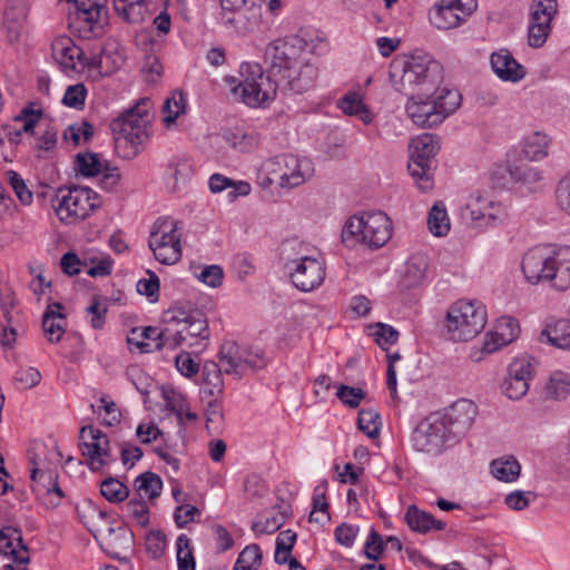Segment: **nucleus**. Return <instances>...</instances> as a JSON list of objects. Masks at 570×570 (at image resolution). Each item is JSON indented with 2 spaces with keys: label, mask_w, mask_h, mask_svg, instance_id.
<instances>
[{
  "label": "nucleus",
  "mask_w": 570,
  "mask_h": 570,
  "mask_svg": "<svg viewBox=\"0 0 570 570\" xmlns=\"http://www.w3.org/2000/svg\"><path fill=\"white\" fill-rule=\"evenodd\" d=\"M308 41L302 35H289L267 43L264 60L268 75L258 63L240 66L243 80L232 87L233 95L249 107H258L284 96L302 95L314 88L318 68L308 58Z\"/></svg>",
  "instance_id": "f257e3e1"
},
{
  "label": "nucleus",
  "mask_w": 570,
  "mask_h": 570,
  "mask_svg": "<svg viewBox=\"0 0 570 570\" xmlns=\"http://www.w3.org/2000/svg\"><path fill=\"white\" fill-rule=\"evenodd\" d=\"M442 66L425 52H416L407 59L395 60L390 68L393 87L404 94L431 95L443 79Z\"/></svg>",
  "instance_id": "f03ea898"
},
{
  "label": "nucleus",
  "mask_w": 570,
  "mask_h": 570,
  "mask_svg": "<svg viewBox=\"0 0 570 570\" xmlns=\"http://www.w3.org/2000/svg\"><path fill=\"white\" fill-rule=\"evenodd\" d=\"M527 281L537 284L548 281L558 291L570 286V246H534L522 258Z\"/></svg>",
  "instance_id": "7ed1b4c3"
},
{
  "label": "nucleus",
  "mask_w": 570,
  "mask_h": 570,
  "mask_svg": "<svg viewBox=\"0 0 570 570\" xmlns=\"http://www.w3.org/2000/svg\"><path fill=\"white\" fill-rule=\"evenodd\" d=\"M150 107V99L141 98L110 122L115 149L121 158L132 159L142 151L149 138Z\"/></svg>",
  "instance_id": "20e7f679"
},
{
  "label": "nucleus",
  "mask_w": 570,
  "mask_h": 570,
  "mask_svg": "<svg viewBox=\"0 0 570 570\" xmlns=\"http://www.w3.org/2000/svg\"><path fill=\"white\" fill-rule=\"evenodd\" d=\"M392 229L391 219L381 210L354 215L343 227L342 242L348 247L360 243L370 248H380L390 240Z\"/></svg>",
  "instance_id": "39448f33"
},
{
  "label": "nucleus",
  "mask_w": 570,
  "mask_h": 570,
  "mask_svg": "<svg viewBox=\"0 0 570 570\" xmlns=\"http://www.w3.org/2000/svg\"><path fill=\"white\" fill-rule=\"evenodd\" d=\"M305 245L296 240L284 243L282 254L286 259L293 285L302 292H311L322 285L325 278L324 263L305 253Z\"/></svg>",
  "instance_id": "423d86ee"
},
{
  "label": "nucleus",
  "mask_w": 570,
  "mask_h": 570,
  "mask_svg": "<svg viewBox=\"0 0 570 570\" xmlns=\"http://www.w3.org/2000/svg\"><path fill=\"white\" fill-rule=\"evenodd\" d=\"M446 321L452 340L470 341L484 328L487 312L478 302L458 301L448 311Z\"/></svg>",
  "instance_id": "0eeeda50"
},
{
  "label": "nucleus",
  "mask_w": 570,
  "mask_h": 570,
  "mask_svg": "<svg viewBox=\"0 0 570 570\" xmlns=\"http://www.w3.org/2000/svg\"><path fill=\"white\" fill-rule=\"evenodd\" d=\"M55 209L61 222L72 223L85 219L101 206L100 196L89 187L72 186L59 188Z\"/></svg>",
  "instance_id": "6e6552de"
},
{
  "label": "nucleus",
  "mask_w": 570,
  "mask_h": 570,
  "mask_svg": "<svg viewBox=\"0 0 570 570\" xmlns=\"http://www.w3.org/2000/svg\"><path fill=\"white\" fill-rule=\"evenodd\" d=\"M224 373L242 379L266 365L264 352L259 348L242 346L235 341H226L218 353Z\"/></svg>",
  "instance_id": "1a4fd4ad"
},
{
  "label": "nucleus",
  "mask_w": 570,
  "mask_h": 570,
  "mask_svg": "<svg viewBox=\"0 0 570 570\" xmlns=\"http://www.w3.org/2000/svg\"><path fill=\"white\" fill-rule=\"evenodd\" d=\"M170 315L167 323L175 324L177 328H169L170 348L175 350L183 343L198 338L207 341L210 336L209 327L205 315L200 311L186 312L183 308H174L168 312Z\"/></svg>",
  "instance_id": "9d476101"
},
{
  "label": "nucleus",
  "mask_w": 570,
  "mask_h": 570,
  "mask_svg": "<svg viewBox=\"0 0 570 570\" xmlns=\"http://www.w3.org/2000/svg\"><path fill=\"white\" fill-rule=\"evenodd\" d=\"M148 245L159 263L165 265L177 263L181 257L177 223L170 218H158L150 232Z\"/></svg>",
  "instance_id": "9b49d317"
},
{
  "label": "nucleus",
  "mask_w": 570,
  "mask_h": 570,
  "mask_svg": "<svg viewBox=\"0 0 570 570\" xmlns=\"http://www.w3.org/2000/svg\"><path fill=\"white\" fill-rule=\"evenodd\" d=\"M409 171L419 184L420 189L429 190L432 188L430 178L431 159L438 150L435 138L431 134H423L411 139L410 145Z\"/></svg>",
  "instance_id": "f8f14e48"
},
{
  "label": "nucleus",
  "mask_w": 570,
  "mask_h": 570,
  "mask_svg": "<svg viewBox=\"0 0 570 570\" xmlns=\"http://www.w3.org/2000/svg\"><path fill=\"white\" fill-rule=\"evenodd\" d=\"M411 441L415 451L439 455L453 440L439 420L438 414H431L416 425L412 432Z\"/></svg>",
  "instance_id": "ddd939ff"
},
{
  "label": "nucleus",
  "mask_w": 570,
  "mask_h": 570,
  "mask_svg": "<svg viewBox=\"0 0 570 570\" xmlns=\"http://www.w3.org/2000/svg\"><path fill=\"white\" fill-rule=\"evenodd\" d=\"M29 461L32 491L48 508L58 507L63 498V492L58 484L56 471L43 464L36 455L31 456Z\"/></svg>",
  "instance_id": "4468645a"
},
{
  "label": "nucleus",
  "mask_w": 570,
  "mask_h": 570,
  "mask_svg": "<svg viewBox=\"0 0 570 570\" xmlns=\"http://www.w3.org/2000/svg\"><path fill=\"white\" fill-rule=\"evenodd\" d=\"M476 7L475 0H440L430 13V21L439 30H450L461 26Z\"/></svg>",
  "instance_id": "2eb2a0df"
},
{
  "label": "nucleus",
  "mask_w": 570,
  "mask_h": 570,
  "mask_svg": "<svg viewBox=\"0 0 570 570\" xmlns=\"http://www.w3.org/2000/svg\"><path fill=\"white\" fill-rule=\"evenodd\" d=\"M452 440L463 436L478 415L476 404L468 399L453 402L442 413H436Z\"/></svg>",
  "instance_id": "dca6fc26"
},
{
  "label": "nucleus",
  "mask_w": 570,
  "mask_h": 570,
  "mask_svg": "<svg viewBox=\"0 0 570 570\" xmlns=\"http://www.w3.org/2000/svg\"><path fill=\"white\" fill-rule=\"evenodd\" d=\"M463 215L479 227L497 226L508 217L504 205L493 202L480 191L470 195Z\"/></svg>",
  "instance_id": "f3484780"
},
{
  "label": "nucleus",
  "mask_w": 570,
  "mask_h": 570,
  "mask_svg": "<svg viewBox=\"0 0 570 570\" xmlns=\"http://www.w3.org/2000/svg\"><path fill=\"white\" fill-rule=\"evenodd\" d=\"M82 455L89 460L91 471H99L105 464V458L109 456V440L99 429L92 425L82 426L79 432Z\"/></svg>",
  "instance_id": "a211bd4d"
},
{
  "label": "nucleus",
  "mask_w": 570,
  "mask_h": 570,
  "mask_svg": "<svg viewBox=\"0 0 570 570\" xmlns=\"http://www.w3.org/2000/svg\"><path fill=\"white\" fill-rule=\"evenodd\" d=\"M435 92L431 95H423L422 92L407 95L409 100L405 111L415 125L431 128L441 124V114L436 112L435 104L432 101V96Z\"/></svg>",
  "instance_id": "6ab92c4d"
},
{
  "label": "nucleus",
  "mask_w": 570,
  "mask_h": 570,
  "mask_svg": "<svg viewBox=\"0 0 570 570\" xmlns=\"http://www.w3.org/2000/svg\"><path fill=\"white\" fill-rule=\"evenodd\" d=\"M52 57L65 70H75L77 61L82 66H98L96 58L87 61L83 50L68 36L59 37L52 42Z\"/></svg>",
  "instance_id": "aec40b11"
},
{
  "label": "nucleus",
  "mask_w": 570,
  "mask_h": 570,
  "mask_svg": "<svg viewBox=\"0 0 570 570\" xmlns=\"http://www.w3.org/2000/svg\"><path fill=\"white\" fill-rule=\"evenodd\" d=\"M129 345L136 346L141 353L161 351L165 347L170 348L169 327L158 330L147 326L142 330L134 327L127 337Z\"/></svg>",
  "instance_id": "412c9836"
},
{
  "label": "nucleus",
  "mask_w": 570,
  "mask_h": 570,
  "mask_svg": "<svg viewBox=\"0 0 570 570\" xmlns=\"http://www.w3.org/2000/svg\"><path fill=\"white\" fill-rule=\"evenodd\" d=\"M224 24L242 36L255 32L259 29L263 14L259 2L249 7H245L230 13H223Z\"/></svg>",
  "instance_id": "4be33fe9"
},
{
  "label": "nucleus",
  "mask_w": 570,
  "mask_h": 570,
  "mask_svg": "<svg viewBox=\"0 0 570 570\" xmlns=\"http://www.w3.org/2000/svg\"><path fill=\"white\" fill-rule=\"evenodd\" d=\"M312 161L294 155H284L283 188H295L313 176Z\"/></svg>",
  "instance_id": "5701e85b"
},
{
  "label": "nucleus",
  "mask_w": 570,
  "mask_h": 570,
  "mask_svg": "<svg viewBox=\"0 0 570 570\" xmlns=\"http://www.w3.org/2000/svg\"><path fill=\"white\" fill-rule=\"evenodd\" d=\"M491 67L494 73L504 81L517 82L525 77V69L507 49L491 55Z\"/></svg>",
  "instance_id": "b1692460"
},
{
  "label": "nucleus",
  "mask_w": 570,
  "mask_h": 570,
  "mask_svg": "<svg viewBox=\"0 0 570 570\" xmlns=\"http://www.w3.org/2000/svg\"><path fill=\"white\" fill-rule=\"evenodd\" d=\"M0 553L12 557L19 566L29 562L28 548L23 543L21 531L13 527L0 530Z\"/></svg>",
  "instance_id": "393cba45"
},
{
  "label": "nucleus",
  "mask_w": 570,
  "mask_h": 570,
  "mask_svg": "<svg viewBox=\"0 0 570 570\" xmlns=\"http://www.w3.org/2000/svg\"><path fill=\"white\" fill-rule=\"evenodd\" d=\"M41 110H35L30 106L24 107L18 116L13 118L14 122H22L21 128H16L12 125L2 127L0 135L1 140L7 139L11 144H19L22 134L32 132L36 125L41 118Z\"/></svg>",
  "instance_id": "a878e982"
},
{
  "label": "nucleus",
  "mask_w": 570,
  "mask_h": 570,
  "mask_svg": "<svg viewBox=\"0 0 570 570\" xmlns=\"http://www.w3.org/2000/svg\"><path fill=\"white\" fill-rule=\"evenodd\" d=\"M539 341L547 342L560 350L570 351V320L553 317L547 320Z\"/></svg>",
  "instance_id": "bb28decb"
},
{
  "label": "nucleus",
  "mask_w": 570,
  "mask_h": 570,
  "mask_svg": "<svg viewBox=\"0 0 570 570\" xmlns=\"http://www.w3.org/2000/svg\"><path fill=\"white\" fill-rule=\"evenodd\" d=\"M404 521L413 532L420 534H428L431 531H442L446 527L445 522L438 520L430 512L419 509L415 504L407 507Z\"/></svg>",
  "instance_id": "cd10ccee"
},
{
  "label": "nucleus",
  "mask_w": 570,
  "mask_h": 570,
  "mask_svg": "<svg viewBox=\"0 0 570 570\" xmlns=\"http://www.w3.org/2000/svg\"><path fill=\"white\" fill-rule=\"evenodd\" d=\"M151 0H112L115 12L126 22L137 24L150 17Z\"/></svg>",
  "instance_id": "c85d7f7f"
},
{
  "label": "nucleus",
  "mask_w": 570,
  "mask_h": 570,
  "mask_svg": "<svg viewBox=\"0 0 570 570\" xmlns=\"http://www.w3.org/2000/svg\"><path fill=\"white\" fill-rule=\"evenodd\" d=\"M63 305L59 302L47 306L42 316V328L50 343H58L65 334L66 315L62 313Z\"/></svg>",
  "instance_id": "c756f323"
},
{
  "label": "nucleus",
  "mask_w": 570,
  "mask_h": 570,
  "mask_svg": "<svg viewBox=\"0 0 570 570\" xmlns=\"http://www.w3.org/2000/svg\"><path fill=\"white\" fill-rule=\"evenodd\" d=\"M337 107L345 115L356 117L365 125H370L373 121V112L364 104L363 97L358 92H346L337 100Z\"/></svg>",
  "instance_id": "7c9ffc66"
},
{
  "label": "nucleus",
  "mask_w": 570,
  "mask_h": 570,
  "mask_svg": "<svg viewBox=\"0 0 570 570\" xmlns=\"http://www.w3.org/2000/svg\"><path fill=\"white\" fill-rule=\"evenodd\" d=\"M510 177L517 181L525 185L530 190H538L537 186L542 180V171L529 163L519 161L509 167Z\"/></svg>",
  "instance_id": "2f4dec72"
},
{
  "label": "nucleus",
  "mask_w": 570,
  "mask_h": 570,
  "mask_svg": "<svg viewBox=\"0 0 570 570\" xmlns=\"http://www.w3.org/2000/svg\"><path fill=\"white\" fill-rule=\"evenodd\" d=\"M428 268V255L423 253L413 254L406 262V268L403 277L405 286L413 287L419 285L425 277Z\"/></svg>",
  "instance_id": "473e14b6"
},
{
  "label": "nucleus",
  "mask_w": 570,
  "mask_h": 570,
  "mask_svg": "<svg viewBox=\"0 0 570 570\" xmlns=\"http://www.w3.org/2000/svg\"><path fill=\"white\" fill-rule=\"evenodd\" d=\"M438 114H441V122L451 114H453L461 105V95L455 89L443 88L436 90L432 96Z\"/></svg>",
  "instance_id": "72a5a7b5"
},
{
  "label": "nucleus",
  "mask_w": 570,
  "mask_h": 570,
  "mask_svg": "<svg viewBox=\"0 0 570 570\" xmlns=\"http://www.w3.org/2000/svg\"><path fill=\"white\" fill-rule=\"evenodd\" d=\"M224 368L220 364L214 361L205 362L203 366V380L207 387L204 389V393L210 396L220 394L224 387V381L222 374Z\"/></svg>",
  "instance_id": "f704fd0d"
},
{
  "label": "nucleus",
  "mask_w": 570,
  "mask_h": 570,
  "mask_svg": "<svg viewBox=\"0 0 570 570\" xmlns=\"http://www.w3.org/2000/svg\"><path fill=\"white\" fill-rule=\"evenodd\" d=\"M429 230L436 237L448 235L450 232V219L442 202H438L431 208L428 216Z\"/></svg>",
  "instance_id": "c9c22d12"
},
{
  "label": "nucleus",
  "mask_w": 570,
  "mask_h": 570,
  "mask_svg": "<svg viewBox=\"0 0 570 570\" xmlns=\"http://www.w3.org/2000/svg\"><path fill=\"white\" fill-rule=\"evenodd\" d=\"M78 18L82 19L85 22L89 23L91 31H98L102 32L105 27L109 23V12L108 8L106 7V20L98 21V18H96V7H94V1L91 0H75V3Z\"/></svg>",
  "instance_id": "e433bc0d"
},
{
  "label": "nucleus",
  "mask_w": 570,
  "mask_h": 570,
  "mask_svg": "<svg viewBox=\"0 0 570 570\" xmlns=\"http://www.w3.org/2000/svg\"><path fill=\"white\" fill-rule=\"evenodd\" d=\"M223 138L228 146L240 153L253 150L259 142L257 134L243 130L226 131Z\"/></svg>",
  "instance_id": "4c0bfd02"
},
{
  "label": "nucleus",
  "mask_w": 570,
  "mask_h": 570,
  "mask_svg": "<svg viewBox=\"0 0 570 570\" xmlns=\"http://www.w3.org/2000/svg\"><path fill=\"white\" fill-rule=\"evenodd\" d=\"M283 161L284 155L266 160L259 171L263 186L277 185L283 188Z\"/></svg>",
  "instance_id": "58836bf2"
},
{
  "label": "nucleus",
  "mask_w": 570,
  "mask_h": 570,
  "mask_svg": "<svg viewBox=\"0 0 570 570\" xmlns=\"http://www.w3.org/2000/svg\"><path fill=\"white\" fill-rule=\"evenodd\" d=\"M521 466L514 458L497 459L491 462V473L503 482H513L520 475Z\"/></svg>",
  "instance_id": "ea45409f"
},
{
  "label": "nucleus",
  "mask_w": 570,
  "mask_h": 570,
  "mask_svg": "<svg viewBox=\"0 0 570 570\" xmlns=\"http://www.w3.org/2000/svg\"><path fill=\"white\" fill-rule=\"evenodd\" d=\"M78 513L86 528L96 537V533L101 530L107 513L98 509L91 501H87L81 508H78Z\"/></svg>",
  "instance_id": "a19ab883"
},
{
  "label": "nucleus",
  "mask_w": 570,
  "mask_h": 570,
  "mask_svg": "<svg viewBox=\"0 0 570 570\" xmlns=\"http://www.w3.org/2000/svg\"><path fill=\"white\" fill-rule=\"evenodd\" d=\"M134 485L137 492H144L149 500H155L161 493L163 481L158 474L147 471L136 478Z\"/></svg>",
  "instance_id": "79ce46f5"
},
{
  "label": "nucleus",
  "mask_w": 570,
  "mask_h": 570,
  "mask_svg": "<svg viewBox=\"0 0 570 570\" xmlns=\"http://www.w3.org/2000/svg\"><path fill=\"white\" fill-rule=\"evenodd\" d=\"M549 138L541 132H534L524 141L523 154L529 160H540L548 155Z\"/></svg>",
  "instance_id": "37998d69"
},
{
  "label": "nucleus",
  "mask_w": 570,
  "mask_h": 570,
  "mask_svg": "<svg viewBox=\"0 0 570 570\" xmlns=\"http://www.w3.org/2000/svg\"><path fill=\"white\" fill-rule=\"evenodd\" d=\"M75 169L85 177H94L104 170V165L98 154L79 153L75 157Z\"/></svg>",
  "instance_id": "c03bdc74"
},
{
  "label": "nucleus",
  "mask_w": 570,
  "mask_h": 570,
  "mask_svg": "<svg viewBox=\"0 0 570 570\" xmlns=\"http://www.w3.org/2000/svg\"><path fill=\"white\" fill-rule=\"evenodd\" d=\"M287 518L286 511H271L265 519L253 522L252 530L259 534H271L277 531Z\"/></svg>",
  "instance_id": "a18cd8bd"
},
{
  "label": "nucleus",
  "mask_w": 570,
  "mask_h": 570,
  "mask_svg": "<svg viewBox=\"0 0 570 570\" xmlns=\"http://www.w3.org/2000/svg\"><path fill=\"white\" fill-rule=\"evenodd\" d=\"M102 497L111 503L122 502L129 495L128 488L115 478H107L101 482Z\"/></svg>",
  "instance_id": "49530a36"
},
{
  "label": "nucleus",
  "mask_w": 570,
  "mask_h": 570,
  "mask_svg": "<svg viewBox=\"0 0 570 570\" xmlns=\"http://www.w3.org/2000/svg\"><path fill=\"white\" fill-rule=\"evenodd\" d=\"M178 570H195L196 561L187 534H180L176 540Z\"/></svg>",
  "instance_id": "de8ad7c7"
},
{
  "label": "nucleus",
  "mask_w": 570,
  "mask_h": 570,
  "mask_svg": "<svg viewBox=\"0 0 570 570\" xmlns=\"http://www.w3.org/2000/svg\"><path fill=\"white\" fill-rule=\"evenodd\" d=\"M296 538V533L292 530H285L278 534L274 556L276 563H286L287 558L291 557V551L295 544Z\"/></svg>",
  "instance_id": "09e8293b"
},
{
  "label": "nucleus",
  "mask_w": 570,
  "mask_h": 570,
  "mask_svg": "<svg viewBox=\"0 0 570 570\" xmlns=\"http://www.w3.org/2000/svg\"><path fill=\"white\" fill-rule=\"evenodd\" d=\"M380 414L374 410H361L357 417V426L368 438L375 439L380 434Z\"/></svg>",
  "instance_id": "8fccbe9b"
},
{
  "label": "nucleus",
  "mask_w": 570,
  "mask_h": 570,
  "mask_svg": "<svg viewBox=\"0 0 570 570\" xmlns=\"http://www.w3.org/2000/svg\"><path fill=\"white\" fill-rule=\"evenodd\" d=\"M558 12L557 0H532L531 20L550 22Z\"/></svg>",
  "instance_id": "3c124183"
},
{
  "label": "nucleus",
  "mask_w": 570,
  "mask_h": 570,
  "mask_svg": "<svg viewBox=\"0 0 570 570\" xmlns=\"http://www.w3.org/2000/svg\"><path fill=\"white\" fill-rule=\"evenodd\" d=\"M163 112L165 114L164 122L167 127L175 124L179 115L185 112V99L183 94L175 92L167 98L163 106Z\"/></svg>",
  "instance_id": "603ef678"
},
{
  "label": "nucleus",
  "mask_w": 570,
  "mask_h": 570,
  "mask_svg": "<svg viewBox=\"0 0 570 570\" xmlns=\"http://www.w3.org/2000/svg\"><path fill=\"white\" fill-rule=\"evenodd\" d=\"M501 342L512 343L520 334V326L515 318L504 316L498 320L495 330L493 331Z\"/></svg>",
  "instance_id": "864d4df0"
},
{
  "label": "nucleus",
  "mask_w": 570,
  "mask_h": 570,
  "mask_svg": "<svg viewBox=\"0 0 570 570\" xmlns=\"http://www.w3.org/2000/svg\"><path fill=\"white\" fill-rule=\"evenodd\" d=\"M547 393L556 400H563L570 393V376L564 373H556L547 385Z\"/></svg>",
  "instance_id": "5fc2aeb1"
},
{
  "label": "nucleus",
  "mask_w": 570,
  "mask_h": 570,
  "mask_svg": "<svg viewBox=\"0 0 570 570\" xmlns=\"http://www.w3.org/2000/svg\"><path fill=\"white\" fill-rule=\"evenodd\" d=\"M128 517L139 527L149 524V509L145 501L131 499L126 504Z\"/></svg>",
  "instance_id": "6e6d98bb"
},
{
  "label": "nucleus",
  "mask_w": 570,
  "mask_h": 570,
  "mask_svg": "<svg viewBox=\"0 0 570 570\" xmlns=\"http://www.w3.org/2000/svg\"><path fill=\"white\" fill-rule=\"evenodd\" d=\"M551 30L550 22L533 21L531 20L529 27L528 42L532 48H540L547 41V38Z\"/></svg>",
  "instance_id": "4d7b16f0"
},
{
  "label": "nucleus",
  "mask_w": 570,
  "mask_h": 570,
  "mask_svg": "<svg viewBox=\"0 0 570 570\" xmlns=\"http://www.w3.org/2000/svg\"><path fill=\"white\" fill-rule=\"evenodd\" d=\"M533 375V364L532 358L530 357H521L515 358L508 368V376L512 379H520L521 381H529Z\"/></svg>",
  "instance_id": "13d9d810"
},
{
  "label": "nucleus",
  "mask_w": 570,
  "mask_h": 570,
  "mask_svg": "<svg viewBox=\"0 0 570 570\" xmlns=\"http://www.w3.org/2000/svg\"><path fill=\"white\" fill-rule=\"evenodd\" d=\"M336 396L348 407L356 409L361 401L365 399L366 393L360 387H353L341 384Z\"/></svg>",
  "instance_id": "bf43d9fd"
},
{
  "label": "nucleus",
  "mask_w": 570,
  "mask_h": 570,
  "mask_svg": "<svg viewBox=\"0 0 570 570\" xmlns=\"http://www.w3.org/2000/svg\"><path fill=\"white\" fill-rule=\"evenodd\" d=\"M0 307L6 323L14 326L21 323V313L14 307L12 293H0Z\"/></svg>",
  "instance_id": "052dcab7"
},
{
  "label": "nucleus",
  "mask_w": 570,
  "mask_h": 570,
  "mask_svg": "<svg viewBox=\"0 0 570 570\" xmlns=\"http://www.w3.org/2000/svg\"><path fill=\"white\" fill-rule=\"evenodd\" d=\"M90 268L87 274L91 277L108 276L112 272L114 259L106 255L102 257L94 256L89 258Z\"/></svg>",
  "instance_id": "680f3d73"
},
{
  "label": "nucleus",
  "mask_w": 570,
  "mask_h": 570,
  "mask_svg": "<svg viewBox=\"0 0 570 570\" xmlns=\"http://www.w3.org/2000/svg\"><path fill=\"white\" fill-rule=\"evenodd\" d=\"M87 90L82 83L69 86L62 98V102L71 108L79 109L85 105Z\"/></svg>",
  "instance_id": "e2e57ef3"
},
{
  "label": "nucleus",
  "mask_w": 570,
  "mask_h": 570,
  "mask_svg": "<svg viewBox=\"0 0 570 570\" xmlns=\"http://www.w3.org/2000/svg\"><path fill=\"white\" fill-rule=\"evenodd\" d=\"M529 390V383L520 379L507 376L502 383L503 393L511 400H519L525 395Z\"/></svg>",
  "instance_id": "0e129e2a"
},
{
  "label": "nucleus",
  "mask_w": 570,
  "mask_h": 570,
  "mask_svg": "<svg viewBox=\"0 0 570 570\" xmlns=\"http://www.w3.org/2000/svg\"><path fill=\"white\" fill-rule=\"evenodd\" d=\"M376 343L385 348V345H393L399 340V332L391 325L377 323L373 333Z\"/></svg>",
  "instance_id": "69168bd1"
},
{
  "label": "nucleus",
  "mask_w": 570,
  "mask_h": 570,
  "mask_svg": "<svg viewBox=\"0 0 570 570\" xmlns=\"http://www.w3.org/2000/svg\"><path fill=\"white\" fill-rule=\"evenodd\" d=\"M14 381L22 389H31L40 383L41 374L36 367H21L14 374Z\"/></svg>",
  "instance_id": "338daca9"
},
{
  "label": "nucleus",
  "mask_w": 570,
  "mask_h": 570,
  "mask_svg": "<svg viewBox=\"0 0 570 570\" xmlns=\"http://www.w3.org/2000/svg\"><path fill=\"white\" fill-rule=\"evenodd\" d=\"M556 196L559 207L570 215V174L559 181Z\"/></svg>",
  "instance_id": "774afa93"
}]
</instances>
